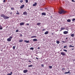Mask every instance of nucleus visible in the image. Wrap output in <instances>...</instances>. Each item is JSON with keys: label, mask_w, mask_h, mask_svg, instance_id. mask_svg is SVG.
Instances as JSON below:
<instances>
[{"label": "nucleus", "mask_w": 75, "mask_h": 75, "mask_svg": "<svg viewBox=\"0 0 75 75\" xmlns=\"http://www.w3.org/2000/svg\"><path fill=\"white\" fill-rule=\"evenodd\" d=\"M23 2V0H21L20 1V3H22Z\"/></svg>", "instance_id": "nucleus-25"}, {"label": "nucleus", "mask_w": 75, "mask_h": 75, "mask_svg": "<svg viewBox=\"0 0 75 75\" xmlns=\"http://www.w3.org/2000/svg\"><path fill=\"white\" fill-rule=\"evenodd\" d=\"M18 31H19L18 30H16V32H18Z\"/></svg>", "instance_id": "nucleus-40"}, {"label": "nucleus", "mask_w": 75, "mask_h": 75, "mask_svg": "<svg viewBox=\"0 0 75 75\" xmlns=\"http://www.w3.org/2000/svg\"><path fill=\"white\" fill-rule=\"evenodd\" d=\"M56 42L57 43V44H59V43H60V42H59V41H58V40H57L56 41Z\"/></svg>", "instance_id": "nucleus-17"}, {"label": "nucleus", "mask_w": 75, "mask_h": 75, "mask_svg": "<svg viewBox=\"0 0 75 75\" xmlns=\"http://www.w3.org/2000/svg\"><path fill=\"white\" fill-rule=\"evenodd\" d=\"M71 37H74V34H72L71 35Z\"/></svg>", "instance_id": "nucleus-23"}, {"label": "nucleus", "mask_w": 75, "mask_h": 75, "mask_svg": "<svg viewBox=\"0 0 75 75\" xmlns=\"http://www.w3.org/2000/svg\"><path fill=\"white\" fill-rule=\"evenodd\" d=\"M68 39V38H66V40H67Z\"/></svg>", "instance_id": "nucleus-54"}, {"label": "nucleus", "mask_w": 75, "mask_h": 75, "mask_svg": "<svg viewBox=\"0 0 75 75\" xmlns=\"http://www.w3.org/2000/svg\"><path fill=\"white\" fill-rule=\"evenodd\" d=\"M12 72H11V74H7V75H11L12 74Z\"/></svg>", "instance_id": "nucleus-19"}, {"label": "nucleus", "mask_w": 75, "mask_h": 75, "mask_svg": "<svg viewBox=\"0 0 75 75\" xmlns=\"http://www.w3.org/2000/svg\"><path fill=\"white\" fill-rule=\"evenodd\" d=\"M17 13H18V11H17Z\"/></svg>", "instance_id": "nucleus-55"}, {"label": "nucleus", "mask_w": 75, "mask_h": 75, "mask_svg": "<svg viewBox=\"0 0 75 75\" xmlns=\"http://www.w3.org/2000/svg\"><path fill=\"white\" fill-rule=\"evenodd\" d=\"M28 62H31V61H28Z\"/></svg>", "instance_id": "nucleus-48"}, {"label": "nucleus", "mask_w": 75, "mask_h": 75, "mask_svg": "<svg viewBox=\"0 0 75 75\" xmlns=\"http://www.w3.org/2000/svg\"><path fill=\"white\" fill-rule=\"evenodd\" d=\"M36 59H38V58L37 57H36Z\"/></svg>", "instance_id": "nucleus-47"}, {"label": "nucleus", "mask_w": 75, "mask_h": 75, "mask_svg": "<svg viewBox=\"0 0 75 75\" xmlns=\"http://www.w3.org/2000/svg\"><path fill=\"white\" fill-rule=\"evenodd\" d=\"M15 48H16V47L13 46V50H15Z\"/></svg>", "instance_id": "nucleus-26"}, {"label": "nucleus", "mask_w": 75, "mask_h": 75, "mask_svg": "<svg viewBox=\"0 0 75 75\" xmlns=\"http://www.w3.org/2000/svg\"><path fill=\"white\" fill-rule=\"evenodd\" d=\"M41 24V23H38L37 24V25H40Z\"/></svg>", "instance_id": "nucleus-24"}, {"label": "nucleus", "mask_w": 75, "mask_h": 75, "mask_svg": "<svg viewBox=\"0 0 75 75\" xmlns=\"http://www.w3.org/2000/svg\"><path fill=\"white\" fill-rule=\"evenodd\" d=\"M72 47H73V48H74V46H72Z\"/></svg>", "instance_id": "nucleus-51"}, {"label": "nucleus", "mask_w": 75, "mask_h": 75, "mask_svg": "<svg viewBox=\"0 0 75 75\" xmlns=\"http://www.w3.org/2000/svg\"><path fill=\"white\" fill-rule=\"evenodd\" d=\"M66 13V12L65 11L61 9L60 10H59V13L60 14H65Z\"/></svg>", "instance_id": "nucleus-1"}, {"label": "nucleus", "mask_w": 75, "mask_h": 75, "mask_svg": "<svg viewBox=\"0 0 75 75\" xmlns=\"http://www.w3.org/2000/svg\"><path fill=\"white\" fill-rule=\"evenodd\" d=\"M26 24V25H29V24H30L28 23Z\"/></svg>", "instance_id": "nucleus-44"}, {"label": "nucleus", "mask_w": 75, "mask_h": 75, "mask_svg": "<svg viewBox=\"0 0 75 75\" xmlns=\"http://www.w3.org/2000/svg\"><path fill=\"white\" fill-rule=\"evenodd\" d=\"M20 25H24V22L21 23L20 24Z\"/></svg>", "instance_id": "nucleus-9"}, {"label": "nucleus", "mask_w": 75, "mask_h": 75, "mask_svg": "<svg viewBox=\"0 0 75 75\" xmlns=\"http://www.w3.org/2000/svg\"><path fill=\"white\" fill-rule=\"evenodd\" d=\"M33 65H30L29 66H28V67H33Z\"/></svg>", "instance_id": "nucleus-33"}, {"label": "nucleus", "mask_w": 75, "mask_h": 75, "mask_svg": "<svg viewBox=\"0 0 75 75\" xmlns=\"http://www.w3.org/2000/svg\"><path fill=\"white\" fill-rule=\"evenodd\" d=\"M16 14H17V15H19V14H20V13H19V12L16 13Z\"/></svg>", "instance_id": "nucleus-31"}, {"label": "nucleus", "mask_w": 75, "mask_h": 75, "mask_svg": "<svg viewBox=\"0 0 75 75\" xmlns=\"http://www.w3.org/2000/svg\"><path fill=\"white\" fill-rule=\"evenodd\" d=\"M74 50V48H72L71 49V50Z\"/></svg>", "instance_id": "nucleus-50"}, {"label": "nucleus", "mask_w": 75, "mask_h": 75, "mask_svg": "<svg viewBox=\"0 0 75 75\" xmlns=\"http://www.w3.org/2000/svg\"><path fill=\"white\" fill-rule=\"evenodd\" d=\"M54 34L53 33L52 34V35H54Z\"/></svg>", "instance_id": "nucleus-52"}, {"label": "nucleus", "mask_w": 75, "mask_h": 75, "mask_svg": "<svg viewBox=\"0 0 75 75\" xmlns=\"http://www.w3.org/2000/svg\"><path fill=\"white\" fill-rule=\"evenodd\" d=\"M66 47H67V45H66L64 47V48H66Z\"/></svg>", "instance_id": "nucleus-34"}, {"label": "nucleus", "mask_w": 75, "mask_h": 75, "mask_svg": "<svg viewBox=\"0 0 75 75\" xmlns=\"http://www.w3.org/2000/svg\"><path fill=\"white\" fill-rule=\"evenodd\" d=\"M26 3H28V0H25Z\"/></svg>", "instance_id": "nucleus-35"}, {"label": "nucleus", "mask_w": 75, "mask_h": 75, "mask_svg": "<svg viewBox=\"0 0 75 75\" xmlns=\"http://www.w3.org/2000/svg\"><path fill=\"white\" fill-rule=\"evenodd\" d=\"M69 47H72V46L71 45H70L69 46Z\"/></svg>", "instance_id": "nucleus-43"}, {"label": "nucleus", "mask_w": 75, "mask_h": 75, "mask_svg": "<svg viewBox=\"0 0 75 75\" xmlns=\"http://www.w3.org/2000/svg\"><path fill=\"white\" fill-rule=\"evenodd\" d=\"M6 0H4L3 2H4V3H5L6 2Z\"/></svg>", "instance_id": "nucleus-39"}, {"label": "nucleus", "mask_w": 75, "mask_h": 75, "mask_svg": "<svg viewBox=\"0 0 75 75\" xmlns=\"http://www.w3.org/2000/svg\"><path fill=\"white\" fill-rule=\"evenodd\" d=\"M30 50H34V48H33V47H30Z\"/></svg>", "instance_id": "nucleus-28"}, {"label": "nucleus", "mask_w": 75, "mask_h": 75, "mask_svg": "<svg viewBox=\"0 0 75 75\" xmlns=\"http://www.w3.org/2000/svg\"><path fill=\"white\" fill-rule=\"evenodd\" d=\"M62 42H63V43H65V42H64V41H62Z\"/></svg>", "instance_id": "nucleus-46"}, {"label": "nucleus", "mask_w": 75, "mask_h": 75, "mask_svg": "<svg viewBox=\"0 0 75 75\" xmlns=\"http://www.w3.org/2000/svg\"><path fill=\"white\" fill-rule=\"evenodd\" d=\"M24 73H27L28 72V70H25L23 71Z\"/></svg>", "instance_id": "nucleus-7"}, {"label": "nucleus", "mask_w": 75, "mask_h": 75, "mask_svg": "<svg viewBox=\"0 0 75 75\" xmlns=\"http://www.w3.org/2000/svg\"><path fill=\"white\" fill-rule=\"evenodd\" d=\"M75 18H73L72 19V21H75Z\"/></svg>", "instance_id": "nucleus-38"}, {"label": "nucleus", "mask_w": 75, "mask_h": 75, "mask_svg": "<svg viewBox=\"0 0 75 75\" xmlns=\"http://www.w3.org/2000/svg\"><path fill=\"white\" fill-rule=\"evenodd\" d=\"M1 17H2L5 19V20H6L7 19H8L9 17L8 16H6L4 14H2L1 15Z\"/></svg>", "instance_id": "nucleus-2"}, {"label": "nucleus", "mask_w": 75, "mask_h": 75, "mask_svg": "<svg viewBox=\"0 0 75 75\" xmlns=\"http://www.w3.org/2000/svg\"><path fill=\"white\" fill-rule=\"evenodd\" d=\"M45 34V35H47V34H48V31H47L46 32H45L44 33Z\"/></svg>", "instance_id": "nucleus-15"}, {"label": "nucleus", "mask_w": 75, "mask_h": 75, "mask_svg": "<svg viewBox=\"0 0 75 75\" xmlns=\"http://www.w3.org/2000/svg\"><path fill=\"white\" fill-rule=\"evenodd\" d=\"M71 1L72 2H75V1L74 0H71Z\"/></svg>", "instance_id": "nucleus-42"}, {"label": "nucleus", "mask_w": 75, "mask_h": 75, "mask_svg": "<svg viewBox=\"0 0 75 75\" xmlns=\"http://www.w3.org/2000/svg\"><path fill=\"white\" fill-rule=\"evenodd\" d=\"M75 61V59H74L73 60V61Z\"/></svg>", "instance_id": "nucleus-56"}, {"label": "nucleus", "mask_w": 75, "mask_h": 75, "mask_svg": "<svg viewBox=\"0 0 75 75\" xmlns=\"http://www.w3.org/2000/svg\"><path fill=\"white\" fill-rule=\"evenodd\" d=\"M10 14H12V12L10 13Z\"/></svg>", "instance_id": "nucleus-49"}, {"label": "nucleus", "mask_w": 75, "mask_h": 75, "mask_svg": "<svg viewBox=\"0 0 75 75\" xmlns=\"http://www.w3.org/2000/svg\"><path fill=\"white\" fill-rule=\"evenodd\" d=\"M49 68L50 69H52V66H49Z\"/></svg>", "instance_id": "nucleus-29"}, {"label": "nucleus", "mask_w": 75, "mask_h": 75, "mask_svg": "<svg viewBox=\"0 0 75 75\" xmlns=\"http://www.w3.org/2000/svg\"><path fill=\"white\" fill-rule=\"evenodd\" d=\"M38 49H40V47H38Z\"/></svg>", "instance_id": "nucleus-57"}, {"label": "nucleus", "mask_w": 75, "mask_h": 75, "mask_svg": "<svg viewBox=\"0 0 75 75\" xmlns=\"http://www.w3.org/2000/svg\"><path fill=\"white\" fill-rule=\"evenodd\" d=\"M11 9L12 10H14V8H13V7H11Z\"/></svg>", "instance_id": "nucleus-30"}, {"label": "nucleus", "mask_w": 75, "mask_h": 75, "mask_svg": "<svg viewBox=\"0 0 75 75\" xmlns=\"http://www.w3.org/2000/svg\"><path fill=\"white\" fill-rule=\"evenodd\" d=\"M42 16H46V13H42Z\"/></svg>", "instance_id": "nucleus-11"}, {"label": "nucleus", "mask_w": 75, "mask_h": 75, "mask_svg": "<svg viewBox=\"0 0 75 75\" xmlns=\"http://www.w3.org/2000/svg\"><path fill=\"white\" fill-rule=\"evenodd\" d=\"M66 48H67H67H67V47H66Z\"/></svg>", "instance_id": "nucleus-59"}, {"label": "nucleus", "mask_w": 75, "mask_h": 75, "mask_svg": "<svg viewBox=\"0 0 75 75\" xmlns=\"http://www.w3.org/2000/svg\"><path fill=\"white\" fill-rule=\"evenodd\" d=\"M67 22H71V20L70 19H68L67 20Z\"/></svg>", "instance_id": "nucleus-27"}, {"label": "nucleus", "mask_w": 75, "mask_h": 75, "mask_svg": "<svg viewBox=\"0 0 75 75\" xmlns=\"http://www.w3.org/2000/svg\"><path fill=\"white\" fill-rule=\"evenodd\" d=\"M20 36H21V37H22V36H23V35H22L21 34H20Z\"/></svg>", "instance_id": "nucleus-45"}, {"label": "nucleus", "mask_w": 75, "mask_h": 75, "mask_svg": "<svg viewBox=\"0 0 75 75\" xmlns=\"http://www.w3.org/2000/svg\"><path fill=\"white\" fill-rule=\"evenodd\" d=\"M65 68H62V72H64V71H65Z\"/></svg>", "instance_id": "nucleus-6"}, {"label": "nucleus", "mask_w": 75, "mask_h": 75, "mask_svg": "<svg viewBox=\"0 0 75 75\" xmlns=\"http://www.w3.org/2000/svg\"><path fill=\"white\" fill-rule=\"evenodd\" d=\"M45 29H43L42 31H45Z\"/></svg>", "instance_id": "nucleus-36"}, {"label": "nucleus", "mask_w": 75, "mask_h": 75, "mask_svg": "<svg viewBox=\"0 0 75 75\" xmlns=\"http://www.w3.org/2000/svg\"><path fill=\"white\" fill-rule=\"evenodd\" d=\"M69 73H70V72H69V71H68V72H65V73H64V74H69Z\"/></svg>", "instance_id": "nucleus-18"}, {"label": "nucleus", "mask_w": 75, "mask_h": 75, "mask_svg": "<svg viewBox=\"0 0 75 75\" xmlns=\"http://www.w3.org/2000/svg\"><path fill=\"white\" fill-rule=\"evenodd\" d=\"M23 40H19V42H23Z\"/></svg>", "instance_id": "nucleus-16"}, {"label": "nucleus", "mask_w": 75, "mask_h": 75, "mask_svg": "<svg viewBox=\"0 0 75 75\" xmlns=\"http://www.w3.org/2000/svg\"><path fill=\"white\" fill-rule=\"evenodd\" d=\"M45 10H47V8H45Z\"/></svg>", "instance_id": "nucleus-53"}, {"label": "nucleus", "mask_w": 75, "mask_h": 75, "mask_svg": "<svg viewBox=\"0 0 75 75\" xmlns=\"http://www.w3.org/2000/svg\"><path fill=\"white\" fill-rule=\"evenodd\" d=\"M3 29V27H2L1 25H0V30H2Z\"/></svg>", "instance_id": "nucleus-21"}, {"label": "nucleus", "mask_w": 75, "mask_h": 75, "mask_svg": "<svg viewBox=\"0 0 75 75\" xmlns=\"http://www.w3.org/2000/svg\"><path fill=\"white\" fill-rule=\"evenodd\" d=\"M24 5L23 4L22 5H21V6H20V8L22 9V8H24Z\"/></svg>", "instance_id": "nucleus-5"}, {"label": "nucleus", "mask_w": 75, "mask_h": 75, "mask_svg": "<svg viewBox=\"0 0 75 75\" xmlns=\"http://www.w3.org/2000/svg\"><path fill=\"white\" fill-rule=\"evenodd\" d=\"M60 51H62V50H61Z\"/></svg>", "instance_id": "nucleus-58"}, {"label": "nucleus", "mask_w": 75, "mask_h": 75, "mask_svg": "<svg viewBox=\"0 0 75 75\" xmlns=\"http://www.w3.org/2000/svg\"><path fill=\"white\" fill-rule=\"evenodd\" d=\"M24 42H26V43H29V41H27V40H25L24 41Z\"/></svg>", "instance_id": "nucleus-14"}, {"label": "nucleus", "mask_w": 75, "mask_h": 75, "mask_svg": "<svg viewBox=\"0 0 75 75\" xmlns=\"http://www.w3.org/2000/svg\"><path fill=\"white\" fill-rule=\"evenodd\" d=\"M44 66L43 64H42L41 65V67H44Z\"/></svg>", "instance_id": "nucleus-41"}, {"label": "nucleus", "mask_w": 75, "mask_h": 75, "mask_svg": "<svg viewBox=\"0 0 75 75\" xmlns=\"http://www.w3.org/2000/svg\"><path fill=\"white\" fill-rule=\"evenodd\" d=\"M9 38H10V39H12V38H13V37L12 36H10Z\"/></svg>", "instance_id": "nucleus-32"}, {"label": "nucleus", "mask_w": 75, "mask_h": 75, "mask_svg": "<svg viewBox=\"0 0 75 75\" xmlns=\"http://www.w3.org/2000/svg\"><path fill=\"white\" fill-rule=\"evenodd\" d=\"M33 41H37V39H33Z\"/></svg>", "instance_id": "nucleus-20"}, {"label": "nucleus", "mask_w": 75, "mask_h": 75, "mask_svg": "<svg viewBox=\"0 0 75 75\" xmlns=\"http://www.w3.org/2000/svg\"><path fill=\"white\" fill-rule=\"evenodd\" d=\"M68 33V32L67 31H64L63 32V34H67Z\"/></svg>", "instance_id": "nucleus-4"}, {"label": "nucleus", "mask_w": 75, "mask_h": 75, "mask_svg": "<svg viewBox=\"0 0 75 75\" xmlns=\"http://www.w3.org/2000/svg\"><path fill=\"white\" fill-rule=\"evenodd\" d=\"M11 39L10 38H8L7 39V41H9V42L11 41Z\"/></svg>", "instance_id": "nucleus-8"}, {"label": "nucleus", "mask_w": 75, "mask_h": 75, "mask_svg": "<svg viewBox=\"0 0 75 75\" xmlns=\"http://www.w3.org/2000/svg\"><path fill=\"white\" fill-rule=\"evenodd\" d=\"M37 4V3L35 2L34 4H33V6H36Z\"/></svg>", "instance_id": "nucleus-12"}, {"label": "nucleus", "mask_w": 75, "mask_h": 75, "mask_svg": "<svg viewBox=\"0 0 75 75\" xmlns=\"http://www.w3.org/2000/svg\"><path fill=\"white\" fill-rule=\"evenodd\" d=\"M64 51H65V52H67V50H63Z\"/></svg>", "instance_id": "nucleus-37"}, {"label": "nucleus", "mask_w": 75, "mask_h": 75, "mask_svg": "<svg viewBox=\"0 0 75 75\" xmlns=\"http://www.w3.org/2000/svg\"><path fill=\"white\" fill-rule=\"evenodd\" d=\"M64 29H65V28H61L60 31H61L62 30H64Z\"/></svg>", "instance_id": "nucleus-22"}, {"label": "nucleus", "mask_w": 75, "mask_h": 75, "mask_svg": "<svg viewBox=\"0 0 75 75\" xmlns=\"http://www.w3.org/2000/svg\"><path fill=\"white\" fill-rule=\"evenodd\" d=\"M60 54L61 55H63V56H65V55H66V53H64V52H61Z\"/></svg>", "instance_id": "nucleus-3"}, {"label": "nucleus", "mask_w": 75, "mask_h": 75, "mask_svg": "<svg viewBox=\"0 0 75 75\" xmlns=\"http://www.w3.org/2000/svg\"><path fill=\"white\" fill-rule=\"evenodd\" d=\"M35 37H37V36H33L31 37V38H35Z\"/></svg>", "instance_id": "nucleus-13"}, {"label": "nucleus", "mask_w": 75, "mask_h": 75, "mask_svg": "<svg viewBox=\"0 0 75 75\" xmlns=\"http://www.w3.org/2000/svg\"><path fill=\"white\" fill-rule=\"evenodd\" d=\"M23 15H27V13L26 11L24 12L23 13Z\"/></svg>", "instance_id": "nucleus-10"}]
</instances>
